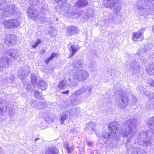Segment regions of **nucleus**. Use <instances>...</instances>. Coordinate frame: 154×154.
<instances>
[{"instance_id":"nucleus-1","label":"nucleus","mask_w":154,"mask_h":154,"mask_svg":"<svg viewBox=\"0 0 154 154\" xmlns=\"http://www.w3.org/2000/svg\"><path fill=\"white\" fill-rule=\"evenodd\" d=\"M136 121L137 120L134 119H129L123 123L121 130L119 131V124L117 122H112L110 123L109 126V128L110 130V132L107 133L104 131L102 132L100 135L97 133L96 134L97 137L103 140L106 143L112 140H119L120 139V136L125 137H129L127 140L125 145L129 152L131 151V154H146V151L142 150L139 147H132L131 149L129 148L131 146L129 143L135 132Z\"/></svg>"},{"instance_id":"nucleus-2","label":"nucleus","mask_w":154,"mask_h":154,"mask_svg":"<svg viewBox=\"0 0 154 154\" xmlns=\"http://www.w3.org/2000/svg\"><path fill=\"white\" fill-rule=\"evenodd\" d=\"M146 124L150 130L147 131H141L136 135L135 140L136 143L145 147L150 146L152 140L154 139V117L149 119Z\"/></svg>"},{"instance_id":"nucleus-3","label":"nucleus","mask_w":154,"mask_h":154,"mask_svg":"<svg viewBox=\"0 0 154 154\" xmlns=\"http://www.w3.org/2000/svg\"><path fill=\"white\" fill-rule=\"evenodd\" d=\"M6 0H0V13L2 12L3 16L9 17L15 13L17 7L14 5H7Z\"/></svg>"},{"instance_id":"nucleus-4","label":"nucleus","mask_w":154,"mask_h":154,"mask_svg":"<svg viewBox=\"0 0 154 154\" xmlns=\"http://www.w3.org/2000/svg\"><path fill=\"white\" fill-rule=\"evenodd\" d=\"M116 102L117 106L122 109L125 108L128 105V100L127 96L122 93V91H117L116 93Z\"/></svg>"},{"instance_id":"nucleus-5","label":"nucleus","mask_w":154,"mask_h":154,"mask_svg":"<svg viewBox=\"0 0 154 154\" xmlns=\"http://www.w3.org/2000/svg\"><path fill=\"white\" fill-rule=\"evenodd\" d=\"M103 5L105 7L112 10L115 14L119 13L121 8L118 0H104Z\"/></svg>"},{"instance_id":"nucleus-6","label":"nucleus","mask_w":154,"mask_h":154,"mask_svg":"<svg viewBox=\"0 0 154 154\" xmlns=\"http://www.w3.org/2000/svg\"><path fill=\"white\" fill-rule=\"evenodd\" d=\"M83 78H71L68 79V81L65 79L60 81L59 84V87L61 89H64L67 85L71 84L72 86L76 85V83Z\"/></svg>"},{"instance_id":"nucleus-7","label":"nucleus","mask_w":154,"mask_h":154,"mask_svg":"<svg viewBox=\"0 0 154 154\" xmlns=\"http://www.w3.org/2000/svg\"><path fill=\"white\" fill-rule=\"evenodd\" d=\"M11 63L10 59L4 53V55L0 57V71L4 68H8Z\"/></svg>"},{"instance_id":"nucleus-8","label":"nucleus","mask_w":154,"mask_h":154,"mask_svg":"<svg viewBox=\"0 0 154 154\" xmlns=\"http://www.w3.org/2000/svg\"><path fill=\"white\" fill-rule=\"evenodd\" d=\"M3 24L5 28H14L19 26L20 22L17 19H10L5 21Z\"/></svg>"},{"instance_id":"nucleus-9","label":"nucleus","mask_w":154,"mask_h":154,"mask_svg":"<svg viewBox=\"0 0 154 154\" xmlns=\"http://www.w3.org/2000/svg\"><path fill=\"white\" fill-rule=\"evenodd\" d=\"M30 104L32 108L37 109H41L47 106L45 102H40L35 99H32Z\"/></svg>"},{"instance_id":"nucleus-10","label":"nucleus","mask_w":154,"mask_h":154,"mask_svg":"<svg viewBox=\"0 0 154 154\" xmlns=\"http://www.w3.org/2000/svg\"><path fill=\"white\" fill-rule=\"evenodd\" d=\"M76 7H69L66 12V14H67L69 17L74 16L75 17H78L80 16L82 13L81 11H78L76 9Z\"/></svg>"},{"instance_id":"nucleus-11","label":"nucleus","mask_w":154,"mask_h":154,"mask_svg":"<svg viewBox=\"0 0 154 154\" xmlns=\"http://www.w3.org/2000/svg\"><path fill=\"white\" fill-rule=\"evenodd\" d=\"M140 63L136 60H132L130 63V68L134 72L136 73L138 72L140 69Z\"/></svg>"},{"instance_id":"nucleus-12","label":"nucleus","mask_w":154,"mask_h":154,"mask_svg":"<svg viewBox=\"0 0 154 154\" xmlns=\"http://www.w3.org/2000/svg\"><path fill=\"white\" fill-rule=\"evenodd\" d=\"M16 39L14 35L8 34L5 39V43L9 46H12L15 43Z\"/></svg>"},{"instance_id":"nucleus-13","label":"nucleus","mask_w":154,"mask_h":154,"mask_svg":"<svg viewBox=\"0 0 154 154\" xmlns=\"http://www.w3.org/2000/svg\"><path fill=\"white\" fill-rule=\"evenodd\" d=\"M66 111V115L68 117L75 116H77L80 112V109L79 108H71Z\"/></svg>"},{"instance_id":"nucleus-14","label":"nucleus","mask_w":154,"mask_h":154,"mask_svg":"<svg viewBox=\"0 0 154 154\" xmlns=\"http://www.w3.org/2000/svg\"><path fill=\"white\" fill-rule=\"evenodd\" d=\"M154 4L151 5L150 6L152 7L153 5L154 8H150L149 6H146L145 5H143L142 7L139 6L138 9L140 11H142L144 14H149L151 13V12L154 9Z\"/></svg>"},{"instance_id":"nucleus-15","label":"nucleus","mask_w":154,"mask_h":154,"mask_svg":"<svg viewBox=\"0 0 154 154\" xmlns=\"http://www.w3.org/2000/svg\"><path fill=\"white\" fill-rule=\"evenodd\" d=\"M28 14L30 18L33 19H36L39 13L35 8H28Z\"/></svg>"},{"instance_id":"nucleus-16","label":"nucleus","mask_w":154,"mask_h":154,"mask_svg":"<svg viewBox=\"0 0 154 154\" xmlns=\"http://www.w3.org/2000/svg\"><path fill=\"white\" fill-rule=\"evenodd\" d=\"M137 89L139 90L140 93H144L149 97V99L150 100H152L153 101H154V93L152 92H145L144 90L145 88H143L142 86H140L138 87Z\"/></svg>"},{"instance_id":"nucleus-17","label":"nucleus","mask_w":154,"mask_h":154,"mask_svg":"<svg viewBox=\"0 0 154 154\" xmlns=\"http://www.w3.org/2000/svg\"><path fill=\"white\" fill-rule=\"evenodd\" d=\"M7 56L9 55L12 59H14L18 57V54L17 50L14 49H9L5 53Z\"/></svg>"},{"instance_id":"nucleus-18","label":"nucleus","mask_w":154,"mask_h":154,"mask_svg":"<svg viewBox=\"0 0 154 154\" xmlns=\"http://www.w3.org/2000/svg\"><path fill=\"white\" fill-rule=\"evenodd\" d=\"M79 30L77 28L74 26H69L67 30L66 35H71L75 34L78 33Z\"/></svg>"},{"instance_id":"nucleus-19","label":"nucleus","mask_w":154,"mask_h":154,"mask_svg":"<svg viewBox=\"0 0 154 154\" xmlns=\"http://www.w3.org/2000/svg\"><path fill=\"white\" fill-rule=\"evenodd\" d=\"M141 41L143 39V32H141V30L138 31L137 32H134L132 36V39L134 41Z\"/></svg>"},{"instance_id":"nucleus-20","label":"nucleus","mask_w":154,"mask_h":154,"mask_svg":"<svg viewBox=\"0 0 154 154\" xmlns=\"http://www.w3.org/2000/svg\"><path fill=\"white\" fill-rule=\"evenodd\" d=\"M48 87L47 83L43 80H39L38 82V87L42 91H45Z\"/></svg>"},{"instance_id":"nucleus-21","label":"nucleus","mask_w":154,"mask_h":154,"mask_svg":"<svg viewBox=\"0 0 154 154\" xmlns=\"http://www.w3.org/2000/svg\"><path fill=\"white\" fill-rule=\"evenodd\" d=\"M45 154H58V151L55 147H50L46 149Z\"/></svg>"},{"instance_id":"nucleus-22","label":"nucleus","mask_w":154,"mask_h":154,"mask_svg":"<svg viewBox=\"0 0 154 154\" xmlns=\"http://www.w3.org/2000/svg\"><path fill=\"white\" fill-rule=\"evenodd\" d=\"M87 0H79L76 3V6L78 7H82L88 5Z\"/></svg>"},{"instance_id":"nucleus-23","label":"nucleus","mask_w":154,"mask_h":154,"mask_svg":"<svg viewBox=\"0 0 154 154\" xmlns=\"http://www.w3.org/2000/svg\"><path fill=\"white\" fill-rule=\"evenodd\" d=\"M146 71L148 74L152 75L154 74V64H150L146 68Z\"/></svg>"},{"instance_id":"nucleus-24","label":"nucleus","mask_w":154,"mask_h":154,"mask_svg":"<svg viewBox=\"0 0 154 154\" xmlns=\"http://www.w3.org/2000/svg\"><path fill=\"white\" fill-rule=\"evenodd\" d=\"M7 110L5 101L3 100H0V113L5 112Z\"/></svg>"},{"instance_id":"nucleus-25","label":"nucleus","mask_w":154,"mask_h":154,"mask_svg":"<svg viewBox=\"0 0 154 154\" xmlns=\"http://www.w3.org/2000/svg\"><path fill=\"white\" fill-rule=\"evenodd\" d=\"M77 77L81 76L82 77H87L88 76V72L83 70H79L76 74Z\"/></svg>"},{"instance_id":"nucleus-26","label":"nucleus","mask_w":154,"mask_h":154,"mask_svg":"<svg viewBox=\"0 0 154 154\" xmlns=\"http://www.w3.org/2000/svg\"><path fill=\"white\" fill-rule=\"evenodd\" d=\"M70 105H71V104H69V101H67L60 104L59 106L61 109H63L70 107Z\"/></svg>"},{"instance_id":"nucleus-27","label":"nucleus","mask_w":154,"mask_h":154,"mask_svg":"<svg viewBox=\"0 0 154 154\" xmlns=\"http://www.w3.org/2000/svg\"><path fill=\"white\" fill-rule=\"evenodd\" d=\"M36 19H38L40 21L41 23H44L46 20V17L45 14L42 13H39L37 16Z\"/></svg>"},{"instance_id":"nucleus-28","label":"nucleus","mask_w":154,"mask_h":154,"mask_svg":"<svg viewBox=\"0 0 154 154\" xmlns=\"http://www.w3.org/2000/svg\"><path fill=\"white\" fill-rule=\"evenodd\" d=\"M96 125L93 122H89L88 123L86 124V127L88 129H89L91 128V130L94 131V127Z\"/></svg>"},{"instance_id":"nucleus-29","label":"nucleus","mask_w":154,"mask_h":154,"mask_svg":"<svg viewBox=\"0 0 154 154\" xmlns=\"http://www.w3.org/2000/svg\"><path fill=\"white\" fill-rule=\"evenodd\" d=\"M71 50L72 51V53L70 54V57H72L76 52L77 50L80 48L79 47H75L74 45H71L70 46Z\"/></svg>"},{"instance_id":"nucleus-30","label":"nucleus","mask_w":154,"mask_h":154,"mask_svg":"<svg viewBox=\"0 0 154 154\" xmlns=\"http://www.w3.org/2000/svg\"><path fill=\"white\" fill-rule=\"evenodd\" d=\"M61 117L60 118V122L62 124H63L64 122L66 119L67 116L66 115V111L63 112L61 114Z\"/></svg>"},{"instance_id":"nucleus-31","label":"nucleus","mask_w":154,"mask_h":154,"mask_svg":"<svg viewBox=\"0 0 154 154\" xmlns=\"http://www.w3.org/2000/svg\"><path fill=\"white\" fill-rule=\"evenodd\" d=\"M23 83L24 85V87L27 91H29L32 90V88L31 86L28 83V82H23Z\"/></svg>"},{"instance_id":"nucleus-32","label":"nucleus","mask_w":154,"mask_h":154,"mask_svg":"<svg viewBox=\"0 0 154 154\" xmlns=\"http://www.w3.org/2000/svg\"><path fill=\"white\" fill-rule=\"evenodd\" d=\"M69 101L70 107L76 105L78 104L79 102L78 99H75L74 98L71 99Z\"/></svg>"},{"instance_id":"nucleus-33","label":"nucleus","mask_w":154,"mask_h":154,"mask_svg":"<svg viewBox=\"0 0 154 154\" xmlns=\"http://www.w3.org/2000/svg\"><path fill=\"white\" fill-rule=\"evenodd\" d=\"M74 66L78 68L82 67L83 65L81 63V61L77 60H75L73 63Z\"/></svg>"},{"instance_id":"nucleus-34","label":"nucleus","mask_w":154,"mask_h":154,"mask_svg":"<svg viewBox=\"0 0 154 154\" xmlns=\"http://www.w3.org/2000/svg\"><path fill=\"white\" fill-rule=\"evenodd\" d=\"M56 2L60 6H62L65 4L67 2V0H55Z\"/></svg>"},{"instance_id":"nucleus-35","label":"nucleus","mask_w":154,"mask_h":154,"mask_svg":"<svg viewBox=\"0 0 154 154\" xmlns=\"http://www.w3.org/2000/svg\"><path fill=\"white\" fill-rule=\"evenodd\" d=\"M42 94L38 91H35L34 92L35 97L38 99H40L42 97Z\"/></svg>"},{"instance_id":"nucleus-36","label":"nucleus","mask_w":154,"mask_h":154,"mask_svg":"<svg viewBox=\"0 0 154 154\" xmlns=\"http://www.w3.org/2000/svg\"><path fill=\"white\" fill-rule=\"evenodd\" d=\"M148 50L146 49V48L145 47L143 48L142 51H141L140 49H139L138 50H137L136 53V54L139 56H140L141 55V53L142 52H146Z\"/></svg>"},{"instance_id":"nucleus-37","label":"nucleus","mask_w":154,"mask_h":154,"mask_svg":"<svg viewBox=\"0 0 154 154\" xmlns=\"http://www.w3.org/2000/svg\"><path fill=\"white\" fill-rule=\"evenodd\" d=\"M39 0H29V3L31 5H36L39 2Z\"/></svg>"},{"instance_id":"nucleus-38","label":"nucleus","mask_w":154,"mask_h":154,"mask_svg":"<svg viewBox=\"0 0 154 154\" xmlns=\"http://www.w3.org/2000/svg\"><path fill=\"white\" fill-rule=\"evenodd\" d=\"M21 13L19 11H17V10H16V12L13 15H14V17L16 18H19L21 17Z\"/></svg>"},{"instance_id":"nucleus-39","label":"nucleus","mask_w":154,"mask_h":154,"mask_svg":"<svg viewBox=\"0 0 154 154\" xmlns=\"http://www.w3.org/2000/svg\"><path fill=\"white\" fill-rule=\"evenodd\" d=\"M31 82L32 85L35 86L36 85L37 83V78H31Z\"/></svg>"},{"instance_id":"nucleus-40","label":"nucleus","mask_w":154,"mask_h":154,"mask_svg":"<svg viewBox=\"0 0 154 154\" xmlns=\"http://www.w3.org/2000/svg\"><path fill=\"white\" fill-rule=\"evenodd\" d=\"M21 72H23L22 70L21 69L19 70L18 73V76H21L22 77H24L25 76H28V75H26V74H25L24 72H23V73H21Z\"/></svg>"},{"instance_id":"nucleus-41","label":"nucleus","mask_w":154,"mask_h":154,"mask_svg":"<svg viewBox=\"0 0 154 154\" xmlns=\"http://www.w3.org/2000/svg\"><path fill=\"white\" fill-rule=\"evenodd\" d=\"M41 43V41L38 39L35 42V45H33L32 46L34 48H35L36 47L38 46Z\"/></svg>"},{"instance_id":"nucleus-42","label":"nucleus","mask_w":154,"mask_h":154,"mask_svg":"<svg viewBox=\"0 0 154 154\" xmlns=\"http://www.w3.org/2000/svg\"><path fill=\"white\" fill-rule=\"evenodd\" d=\"M109 17L110 20H116V18L114 14H110L109 15Z\"/></svg>"},{"instance_id":"nucleus-43","label":"nucleus","mask_w":154,"mask_h":154,"mask_svg":"<svg viewBox=\"0 0 154 154\" xmlns=\"http://www.w3.org/2000/svg\"><path fill=\"white\" fill-rule=\"evenodd\" d=\"M66 149L67 152L69 153H71L72 151L73 148L72 146H71L70 147H69L68 146L66 147Z\"/></svg>"},{"instance_id":"nucleus-44","label":"nucleus","mask_w":154,"mask_h":154,"mask_svg":"<svg viewBox=\"0 0 154 154\" xmlns=\"http://www.w3.org/2000/svg\"><path fill=\"white\" fill-rule=\"evenodd\" d=\"M84 88H82L81 89H80L79 90H78L75 93V94L76 95H78L84 92V91H85V90L84 89Z\"/></svg>"},{"instance_id":"nucleus-45","label":"nucleus","mask_w":154,"mask_h":154,"mask_svg":"<svg viewBox=\"0 0 154 154\" xmlns=\"http://www.w3.org/2000/svg\"><path fill=\"white\" fill-rule=\"evenodd\" d=\"M149 109H154V103L150 104L148 108Z\"/></svg>"},{"instance_id":"nucleus-46","label":"nucleus","mask_w":154,"mask_h":154,"mask_svg":"<svg viewBox=\"0 0 154 154\" xmlns=\"http://www.w3.org/2000/svg\"><path fill=\"white\" fill-rule=\"evenodd\" d=\"M57 55V54L56 53H52L51 56L50 57L51 58L52 60L53 58L55 57L56 55Z\"/></svg>"},{"instance_id":"nucleus-47","label":"nucleus","mask_w":154,"mask_h":154,"mask_svg":"<svg viewBox=\"0 0 154 154\" xmlns=\"http://www.w3.org/2000/svg\"><path fill=\"white\" fill-rule=\"evenodd\" d=\"M148 83L150 84L151 86L154 87V80H151V82H149Z\"/></svg>"},{"instance_id":"nucleus-48","label":"nucleus","mask_w":154,"mask_h":154,"mask_svg":"<svg viewBox=\"0 0 154 154\" xmlns=\"http://www.w3.org/2000/svg\"><path fill=\"white\" fill-rule=\"evenodd\" d=\"M52 59H51V58L50 57H49L47 59L45 60V63H47V64H48L49 61L51 60Z\"/></svg>"},{"instance_id":"nucleus-49","label":"nucleus","mask_w":154,"mask_h":154,"mask_svg":"<svg viewBox=\"0 0 154 154\" xmlns=\"http://www.w3.org/2000/svg\"><path fill=\"white\" fill-rule=\"evenodd\" d=\"M87 144L88 146H91L92 145L93 143L91 141H88L87 143Z\"/></svg>"},{"instance_id":"nucleus-50","label":"nucleus","mask_w":154,"mask_h":154,"mask_svg":"<svg viewBox=\"0 0 154 154\" xmlns=\"http://www.w3.org/2000/svg\"><path fill=\"white\" fill-rule=\"evenodd\" d=\"M69 91L68 90H67L65 91H63L61 92V93L62 94H69Z\"/></svg>"},{"instance_id":"nucleus-51","label":"nucleus","mask_w":154,"mask_h":154,"mask_svg":"<svg viewBox=\"0 0 154 154\" xmlns=\"http://www.w3.org/2000/svg\"><path fill=\"white\" fill-rule=\"evenodd\" d=\"M132 98L133 99V101L134 103H136L137 101L136 98V97L134 96H132Z\"/></svg>"},{"instance_id":"nucleus-52","label":"nucleus","mask_w":154,"mask_h":154,"mask_svg":"<svg viewBox=\"0 0 154 154\" xmlns=\"http://www.w3.org/2000/svg\"><path fill=\"white\" fill-rule=\"evenodd\" d=\"M2 148L1 147H0V154L2 152Z\"/></svg>"},{"instance_id":"nucleus-53","label":"nucleus","mask_w":154,"mask_h":154,"mask_svg":"<svg viewBox=\"0 0 154 154\" xmlns=\"http://www.w3.org/2000/svg\"><path fill=\"white\" fill-rule=\"evenodd\" d=\"M145 1H148L149 2H152V1H154V0H144Z\"/></svg>"},{"instance_id":"nucleus-54","label":"nucleus","mask_w":154,"mask_h":154,"mask_svg":"<svg viewBox=\"0 0 154 154\" xmlns=\"http://www.w3.org/2000/svg\"><path fill=\"white\" fill-rule=\"evenodd\" d=\"M53 34L54 36H56L57 34V32L56 31L54 32V34L53 33Z\"/></svg>"},{"instance_id":"nucleus-55","label":"nucleus","mask_w":154,"mask_h":154,"mask_svg":"<svg viewBox=\"0 0 154 154\" xmlns=\"http://www.w3.org/2000/svg\"><path fill=\"white\" fill-rule=\"evenodd\" d=\"M91 88H88V90L90 92L91 91Z\"/></svg>"},{"instance_id":"nucleus-56","label":"nucleus","mask_w":154,"mask_h":154,"mask_svg":"<svg viewBox=\"0 0 154 154\" xmlns=\"http://www.w3.org/2000/svg\"><path fill=\"white\" fill-rule=\"evenodd\" d=\"M39 139V138H36L35 140V141H37Z\"/></svg>"},{"instance_id":"nucleus-57","label":"nucleus","mask_w":154,"mask_h":154,"mask_svg":"<svg viewBox=\"0 0 154 154\" xmlns=\"http://www.w3.org/2000/svg\"><path fill=\"white\" fill-rule=\"evenodd\" d=\"M152 30V31L154 32V26H153Z\"/></svg>"},{"instance_id":"nucleus-58","label":"nucleus","mask_w":154,"mask_h":154,"mask_svg":"<svg viewBox=\"0 0 154 154\" xmlns=\"http://www.w3.org/2000/svg\"><path fill=\"white\" fill-rule=\"evenodd\" d=\"M144 29H144V28H142V29H141V30H144Z\"/></svg>"},{"instance_id":"nucleus-59","label":"nucleus","mask_w":154,"mask_h":154,"mask_svg":"<svg viewBox=\"0 0 154 154\" xmlns=\"http://www.w3.org/2000/svg\"><path fill=\"white\" fill-rule=\"evenodd\" d=\"M11 78L12 79H13L14 78L13 77H12V78Z\"/></svg>"},{"instance_id":"nucleus-60","label":"nucleus","mask_w":154,"mask_h":154,"mask_svg":"<svg viewBox=\"0 0 154 154\" xmlns=\"http://www.w3.org/2000/svg\"><path fill=\"white\" fill-rule=\"evenodd\" d=\"M149 80H150V81H151V80H151V79H149Z\"/></svg>"},{"instance_id":"nucleus-61","label":"nucleus","mask_w":154,"mask_h":154,"mask_svg":"<svg viewBox=\"0 0 154 154\" xmlns=\"http://www.w3.org/2000/svg\"><path fill=\"white\" fill-rule=\"evenodd\" d=\"M149 80H150V81H151V80H151V79H149Z\"/></svg>"}]
</instances>
